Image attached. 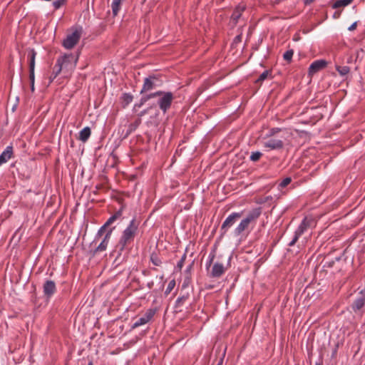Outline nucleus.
Instances as JSON below:
<instances>
[{
	"label": "nucleus",
	"instance_id": "1",
	"mask_svg": "<svg viewBox=\"0 0 365 365\" xmlns=\"http://www.w3.org/2000/svg\"><path fill=\"white\" fill-rule=\"evenodd\" d=\"M138 224L135 220H131L128 227L123 231L120 240L117 245L120 251H123L125 247L130 244L135 236Z\"/></svg>",
	"mask_w": 365,
	"mask_h": 365
},
{
	"label": "nucleus",
	"instance_id": "2",
	"mask_svg": "<svg viewBox=\"0 0 365 365\" xmlns=\"http://www.w3.org/2000/svg\"><path fill=\"white\" fill-rule=\"evenodd\" d=\"M261 212V210L259 207L253 209L246 217L241 220L233 232L234 235L236 237L241 235L243 232L248 229L249 225L259 217Z\"/></svg>",
	"mask_w": 365,
	"mask_h": 365
},
{
	"label": "nucleus",
	"instance_id": "3",
	"mask_svg": "<svg viewBox=\"0 0 365 365\" xmlns=\"http://www.w3.org/2000/svg\"><path fill=\"white\" fill-rule=\"evenodd\" d=\"M156 96L160 97L158 99V105H159L160 108L164 113H165L167 111V110L170 107L171 103L173 99V94L170 92L165 93V92H162V91H158V92L150 94L148 96H146L142 98L141 104L145 103L146 101H148L150 98H155Z\"/></svg>",
	"mask_w": 365,
	"mask_h": 365
},
{
	"label": "nucleus",
	"instance_id": "4",
	"mask_svg": "<svg viewBox=\"0 0 365 365\" xmlns=\"http://www.w3.org/2000/svg\"><path fill=\"white\" fill-rule=\"evenodd\" d=\"M82 34V29L76 28L71 33L67 35L63 41V46L67 49L73 48L79 41Z\"/></svg>",
	"mask_w": 365,
	"mask_h": 365
},
{
	"label": "nucleus",
	"instance_id": "5",
	"mask_svg": "<svg viewBox=\"0 0 365 365\" xmlns=\"http://www.w3.org/2000/svg\"><path fill=\"white\" fill-rule=\"evenodd\" d=\"M78 56L74 58L71 54H66L57 61L58 64L61 66L63 70L68 72L73 70L76 66Z\"/></svg>",
	"mask_w": 365,
	"mask_h": 365
},
{
	"label": "nucleus",
	"instance_id": "6",
	"mask_svg": "<svg viewBox=\"0 0 365 365\" xmlns=\"http://www.w3.org/2000/svg\"><path fill=\"white\" fill-rule=\"evenodd\" d=\"M155 314V310L150 309H148L145 314L142 315L139 319H136V321L134 322V324L132 326L133 329H135L138 327H140L142 325H144L149 322L153 317H154Z\"/></svg>",
	"mask_w": 365,
	"mask_h": 365
},
{
	"label": "nucleus",
	"instance_id": "7",
	"mask_svg": "<svg viewBox=\"0 0 365 365\" xmlns=\"http://www.w3.org/2000/svg\"><path fill=\"white\" fill-rule=\"evenodd\" d=\"M328 63L325 60H318L312 63L308 70L309 76L312 77L316 73L327 67Z\"/></svg>",
	"mask_w": 365,
	"mask_h": 365
},
{
	"label": "nucleus",
	"instance_id": "8",
	"mask_svg": "<svg viewBox=\"0 0 365 365\" xmlns=\"http://www.w3.org/2000/svg\"><path fill=\"white\" fill-rule=\"evenodd\" d=\"M242 213L240 212H233L230 215L224 222L222 225L221 230H224V232L227 230V229L232 227L235 222L241 217Z\"/></svg>",
	"mask_w": 365,
	"mask_h": 365
},
{
	"label": "nucleus",
	"instance_id": "9",
	"mask_svg": "<svg viewBox=\"0 0 365 365\" xmlns=\"http://www.w3.org/2000/svg\"><path fill=\"white\" fill-rule=\"evenodd\" d=\"M315 223L314 218L312 216H306L302 222L299 227L297 228L299 234H303L304 232L309 227L314 226Z\"/></svg>",
	"mask_w": 365,
	"mask_h": 365
},
{
	"label": "nucleus",
	"instance_id": "10",
	"mask_svg": "<svg viewBox=\"0 0 365 365\" xmlns=\"http://www.w3.org/2000/svg\"><path fill=\"white\" fill-rule=\"evenodd\" d=\"M226 268L221 263L216 262L213 264L210 272V276L212 277H220L225 272Z\"/></svg>",
	"mask_w": 365,
	"mask_h": 365
},
{
	"label": "nucleus",
	"instance_id": "11",
	"mask_svg": "<svg viewBox=\"0 0 365 365\" xmlns=\"http://www.w3.org/2000/svg\"><path fill=\"white\" fill-rule=\"evenodd\" d=\"M56 292V284L53 281L47 280L43 284V293L47 297H51Z\"/></svg>",
	"mask_w": 365,
	"mask_h": 365
},
{
	"label": "nucleus",
	"instance_id": "12",
	"mask_svg": "<svg viewBox=\"0 0 365 365\" xmlns=\"http://www.w3.org/2000/svg\"><path fill=\"white\" fill-rule=\"evenodd\" d=\"M264 146L272 150H277L282 149L284 146V143L279 139H270L264 143Z\"/></svg>",
	"mask_w": 365,
	"mask_h": 365
},
{
	"label": "nucleus",
	"instance_id": "13",
	"mask_svg": "<svg viewBox=\"0 0 365 365\" xmlns=\"http://www.w3.org/2000/svg\"><path fill=\"white\" fill-rule=\"evenodd\" d=\"M122 215V210H120L118 212H116L113 215H112L107 222L104 224V225L99 230L98 235H101L102 233L104 232L106 227L111 225L113 222H114L117 219H118Z\"/></svg>",
	"mask_w": 365,
	"mask_h": 365
},
{
	"label": "nucleus",
	"instance_id": "14",
	"mask_svg": "<svg viewBox=\"0 0 365 365\" xmlns=\"http://www.w3.org/2000/svg\"><path fill=\"white\" fill-rule=\"evenodd\" d=\"M112 231H113L112 229H110L109 231H108V232L106 233V235L104 237V239L103 240V241L101 242V244L96 248V252H102V251L106 250L108 243V241L110 238Z\"/></svg>",
	"mask_w": 365,
	"mask_h": 365
},
{
	"label": "nucleus",
	"instance_id": "15",
	"mask_svg": "<svg viewBox=\"0 0 365 365\" xmlns=\"http://www.w3.org/2000/svg\"><path fill=\"white\" fill-rule=\"evenodd\" d=\"M155 79V78L154 76H150L148 78H146L145 79L144 84L141 90V93H144L153 89L154 87Z\"/></svg>",
	"mask_w": 365,
	"mask_h": 365
},
{
	"label": "nucleus",
	"instance_id": "16",
	"mask_svg": "<svg viewBox=\"0 0 365 365\" xmlns=\"http://www.w3.org/2000/svg\"><path fill=\"white\" fill-rule=\"evenodd\" d=\"M12 148L9 146L0 155V165L11 158Z\"/></svg>",
	"mask_w": 365,
	"mask_h": 365
},
{
	"label": "nucleus",
	"instance_id": "17",
	"mask_svg": "<svg viewBox=\"0 0 365 365\" xmlns=\"http://www.w3.org/2000/svg\"><path fill=\"white\" fill-rule=\"evenodd\" d=\"M245 9V6L244 5H239L235 12L233 13L232 16V20L235 21V23L237 22L238 19L240 17L242 12Z\"/></svg>",
	"mask_w": 365,
	"mask_h": 365
},
{
	"label": "nucleus",
	"instance_id": "18",
	"mask_svg": "<svg viewBox=\"0 0 365 365\" xmlns=\"http://www.w3.org/2000/svg\"><path fill=\"white\" fill-rule=\"evenodd\" d=\"M364 301L365 299L363 297H361L360 298L356 299L352 304L353 309L354 311L359 310L364 305Z\"/></svg>",
	"mask_w": 365,
	"mask_h": 365
},
{
	"label": "nucleus",
	"instance_id": "19",
	"mask_svg": "<svg viewBox=\"0 0 365 365\" xmlns=\"http://www.w3.org/2000/svg\"><path fill=\"white\" fill-rule=\"evenodd\" d=\"M91 135V130L88 127L83 128L80 132L79 139L83 142L86 141Z\"/></svg>",
	"mask_w": 365,
	"mask_h": 365
},
{
	"label": "nucleus",
	"instance_id": "20",
	"mask_svg": "<svg viewBox=\"0 0 365 365\" xmlns=\"http://www.w3.org/2000/svg\"><path fill=\"white\" fill-rule=\"evenodd\" d=\"M352 0H338L336 1L334 4L333 5V7L334 9L339 8L341 6H345L351 4Z\"/></svg>",
	"mask_w": 365,
	"mask_h": 365
},
{
	"label": "nucleus",
	"instance_id": "21",
	"mask_svg": "<svg viewBox=\"0 0 365 365\" xmlns=\"http://www.w3.org/2000/svg\"><path fill=\"white\" fill-rule=\"evenodd\" d=\"M121 0H113L112 3V11L114 16H116L120 4Z\"/></svg>",
	"mask_w": 365,
	"mask_h": 365
},
{
	"label": "nucleus",
	"instance_id": "22",
	"mask_svg": "<svg viewBox=\"0 0 365 365\" xmlns=\"http://www.w3.org/2000/svg\"><path fill=\"white\" fill-rule=\"evenodd\" d=\"M336 70L341 76H345L349 72V68L348 66H336Z\"/></svg>",
	"mask_w": 365,
	"mask_h": 365
},
{
	"label": "nucleus",
	"instance_id": "23",
	"mask_svg": "<svg viewBox=\"0 0 365 365\" xmlns=\"http://www.w3.org/2000/svg\"><path fill=\"white\" fill-rule=\"evenodd\" d=\"M31 54V61H30V68H35V57H36V52L34 49H31L30 51Z\"/></svg>",
	"mask_w": 365,
	"mask_h": 365
},
{
	"label": "nucleus",
	"instance_id": "24",
	"mask_svg": "<svg viewBox=\"0 0 365 365\" xmlns=\"http://www.w3.org/2000/svg\"><path fill=\"white\" fill-rule=\"evenodd\" d=\"M293 54H294L293 51L289 50L284 53L283 58L285 61L290 62L292 58Z\"/></svg>",
	"mask_w": 365,
	"mask_h": 365
},
{
	"label": "nucleus",
	"instance_id": "25",
	"mask_svg": "<svg viewBox=\"0 0 365 365\" xmlns=\"http://www.w3.org/2000/svg\"><path fill=\"white\" fill-rule=\"evenodd\" d=\"M262 156V153L260 152H255V153H252V155H250V159L252 161H257L260 157Z\"/></svg>",
	"mask_w": 365,
	"mask_h": 365
},
{
	"label": "nucleus",
	"instance_id": "26",
	"mask_svg": "<svg viewBox=\"0 0 365 365\" xmlns=\"http://www.w3.org/2000/svg\"><path fill=\"white\" fill-rule=\"evenodd\" d=\"M62 70H63V68H61V66H60L57 63L56 65L53 68V78H55L60 73V72Z\"/></svg>",
	"mask_w": 365,
	"mask_h": 365
},
{
	"label": "nucleus",
	"instance_id": "27",
	"mask_svg": "<svg viewBox=\"0 0 365 365\" xmlns=\"http://www.w3.org/2000/svg\"><path fill=\"white\" fill-rule=\"evenodd\" d=\"M269 75V71H265L259 76V78L257 80V82H260V81H264V79H266L268 77Z\"/></svg>",
	"mask_w": 365,
	"mask_h": 365
},
{
	"label": "nucleus",
	"instance_id": "28",
	"mask_svg": "<svg viewBox=\"0 0 365 365\" xmlns=\"http://www.w3.org/2000/svg\"><path fill=\"white\" fill-rule=\"evenodd\" d=\"M302 235V234H299V233H298V230H296V232H295V234H294V238L292 239V240L289 243V246H293V245L296 243V242L297 241V240H298L299 237L300 235Z\"/></svg>",
	"mask_w": 365,
	"mask_h": 365
},
{
	"label": "nucleus",
	"instance_id": "29",
	"mask_svg": "<svg viewBox=\"0 0 365 365\" xmlns=\"http://www.w3.org/2000/svg\"><path fill=\"white\" fill-rule=\"evenodd\" d=\"M123 101L125 102V103L126 105L130 103L133 101V96L129 94H126V93L123 95Z\"/></svg>",
	"mask_w": 365,
	"mask_h": 365
},
{
	"label": "nucleus",
	"instance_id": "30",
	"mask_svg": "<svg viewBox=\"0 0 365 365\" xmlns=\"http://www.w3.org/2000/svg\"><path fill=\"white\" fill-rule=\"evenodd\" d=\"M291 178H286L284 179L279 184V186L281 187H285L287 185H288L291 182Z\"/></svg>",
	"mask_w": 365,
	"mask_h": 365
},
{
	"label": "nucleus",
	"instance_id": "31",
	"mask_svg": "<svg viewBox=\"0 0 365 365\" xmlns=\"http://www.w3.org/2000/svg\"><path fill=\"white\" fill-rule=\"evenodd\" d=\"M66 2V0H57V1H55L53 4L55 7V9H58L60 8L64 3Z\"/></svg>",
	"mask_w": 365,
	"mask_h": 365
},
{
	"label": "nucleus",
	"instance_id": "32",
	"mask_svg": "<svg viewBox=\"0 0 365 365\" xmlns=\"http://www.w3.org/2000/svg\"><path fill=\"white\" fill-rule=\"evenodd\" d=\"M272 200V197H267L259 199V200L257 202V203H260V204L269 203V204H270L271 202H269V200Z\"/></svg>",
	"mask_w": 365,
	"mask_h": 365
},
{
	"label": "nucleus",
	"instance_id": "33",
	"mask_svg": "<svg viewBox=\"0 0 365 365\" xmlns=\"http://www.w3.org/2000/svg\"><path fill=\"white\" fill-rule=\"evenodd\" d=\"M175 285V281L174 280L170 281L168 285L166 292H170L173 289Z\"/></svg>",
	"mask_w": 365,
	"mask_h": 365
},
{
	"label": "nucleus",
	"instance_id": "34",
	"mask_svg": "<svg viewBox=\"0 0 365 365\" xmlns=\"http://www.w3.org/2000/svg\"><path fill=\"white\" fill-rule=\"evenodd\" d=\"M29 78H30L31 83H34V80H35L34 68H30Z\"/></svg>",
	"mask_w": 365,
	"mask_h": 365
},
{
	"label": "nucleus",
	"instance_id": "35",
	"mask_svg": "<svg viewBox=\"0 0 365 365\" xmlns=\"http://www.w3.org/2000/svg\"><path fill=\"white\" fill-rule=\"evenodd\" d=\"M356 25H357V23L356 22H354L353 24H351L349 27V31H354V29H356Z\"/></svg>",
	"mask_w": 365,
	"mask_h": 365
},
{
	"label": "nucleus",
	"instance_id": "36",
	"mask_svg": "<svg viewBox=\"0 0 365 365\" xmlns=\"http://www.w3.org/2000/svg\"><path fill=\"white\" fill-rule=\"evenodd\" d=\"M152 261H153V264L157 265V266L160 264V261L159 259H158L157 258L156 259H153L152 257Z\"/></svg>",
	"mask_w": 365,
	"mask_h": 365
},
{
	"label": "nucleus",
	"instance_id": "37",
	"mask_svg": "<svg viewBox=\"0 0 365 365\" xmlns=\"http://www.w3.org/2000/svg\"><path fill=\"white\" fill-rule=\"evenodd\" d=\"M279 129L278 128H275V129H272L270 132V135H274L275 133H277V132H279Z\"/></svg>",
	"mask_w": 365,
	"mask_h": 365
},
{
	"label": "nucleus",
	"instance_id": "38",
	"mask_svg": "<svg viewBox=\"0 0 365 365\" xmlns=\"http://www.w3.org/2000/svg\"><path fill=\"white\" fill-rule=\"evenodd\" d=\"M315 0H305L304 1V4H312V2H314Z\"/></svg>",
	"mask_w": 365,
	"mask_h": 365
},
{
	"label": "nucleus",
	"instance_id": "39",
	"mask_svg": "<svg viewBox=\"0 0 365 365\" xmlns=\"http://www.w3.org/2000/svg\"><path fill=\"white\" fill-rule=\"evenodd\" d=\"M31 91L32 92L35 91L34 83H31Z\"/></svg>",
	"mask_w": 365,
	"mask_h": 365
},
{
	"label": "nucleus",
	"instance_id": "40",
	"mask_svg": "<svg viewBox=\"0 0 365 365\" xmlns=\"http://www.w3.org/2000/svg\"><path fill=\"white\" fill-rule=\"evenodd\" d=\"M240 38H241V35H238L236 38H235V40L237 41H240Z\"/></svg>",
	"mask_w": 365,
	"mask_h": 365
},
{
	"label": "nucleus",
	"instance_id": "41",
	"mask_svg": "<svg viewBox=\"0 0 365 365\" xmlns=\"http://www.w3.org/2000/svg\"><path fill=\"white\" fill-rule=\"evenodd\" d=\"M88 365H92V362H90V363L88 364Z\"/></svg>",
	"mask_w": 365,
	"mask_h": 365
},
{
	"label": "nucleus",
	"instance_id": "42",
	"mask_svg": "<svg viewBox=\"0 0 365 365\" xmlns=\"http://www.w3.org/2000/svg\"><path fill=\"white\" fill-rule=\"evenodd\" d=\"M316 365H319V364H317Z\"/></svg>",
	"mask_w": 365,
	"mask_h": 365
},
{
	"label": "nucleus",
	"instance_id": "43",
	"mask_svg": "<svg viewBox=\"0 0 365 365\" xmlns=\"http://www.w3.org/2000/svg\"><path fill=\"white\" fill-rule=\"evenodd\" d=\"M365 365V364H364Z\"/></svg>",
	"mask_w": 365,
	"mask_h": 365
}]
</instances>
